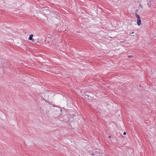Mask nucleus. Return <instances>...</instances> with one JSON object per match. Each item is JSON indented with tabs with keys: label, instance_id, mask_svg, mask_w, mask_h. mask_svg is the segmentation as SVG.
<instances>
[{
	"label": "nucleus",
	"instance_id": "obj_1",
	"mask_svg": "<svg viewBox=\"0 0 156 156\" xmlns=\"http://www.w3.org/2000/svg\"><path fill=\"white\" fill-rule=\"evenodd\" d=\"M33 36V34H31L30 35L29 37V40L32 41V42L34 41V38H32Z\"/></svg>",
	"mask_w": 156,
	"mask_h": 156
},
{
	"label": "nucleus",
	"instance_id": "obj_2",
	"mask_svg": "<svg viewBox=\"0 0 156 156\" xmlns=\"http://www.w3.org/2000/svg\"><path fill=\"white\" fill-rule=\"evenodd\" d=\"M137 23L138 26H140L141 23V20L140 19H138L137 20Z\"/></svg>",
	"mask_w": 156,
	"mask_h": 156
},
{
	"label": "nucleus",
	"instance_id": "obj_3",
	"mask_svg": "<svg viewBox=\"0 0 156 156\" xmlns=\"http://www.w3.org/2000/svg\"><path fill=\"white\" fill-rule=\"evenodd\" d=\"M135 14L137 19L140 18V16L139 15L137 14V13H136Z\"/></svg>",
	"mask_w": 156,
	"mask_h": 156
},
{
	"label": "nucleus",
	"instance_id": "obj_4",
	"mask_svg": "<svg viewBox=\"0 0 156 156\" xmlns=\"http://www.w3.org/2000/svg\"><path fill=\"white\" fill-rule=\"evenodd\" d=\"M147 5H148V6L149 7H150L151 6V5H152L151 2L150 1V2H149L148 3Z\"/></svg>",
	"mask_w": 156,
	"mask_h": 156
},
{
	"label": "nucleus",
	"instance_id": "obj_5",
	"mask_svg": "<svg viewBox=\"0 0 156 156\" xmlns=\"http://www.w3.org/2000/svg\"><path fill=\"white\" fill-rule=\"evenodd\" d=\"M128 57L129 58H131L132 57V56H131V55H128Z\"/></svg>",
	"mask_w": 156,
	"mask_h": 156
},
{
	"label": "nucleus",
	"instance_id": "obj_6",
	"mask_svg": "<svg viewBox=\"0 0 156 156\" xmlns=\"http://www.w3.org/2000/svg\"><path fill=\"white\" fill-rule=\"evenodd\" d=\"M139 6H140V7H141V8H143V6H142V5H141V4H140V5H139Z\"/></svg>",
	"mask_w": 156,
	"mask_h": 156
},
{
	"label": "nucleus",
	"instance_id": "obj_7",
	"mask_svg": "<svg viewBox=\"0 0 156 156\" xmlns=\"http://www.w3.org/2000/svg\"><path fill=\"white\" fill-rule=\"evenodd\" d=\"M126 132H124L123 133V134H124V135H126Z\"/></svg>",
	"mask_w": 156,
	"mask_h": 156
},
{
	"label": "nucleus",
	"instance_id": "obj_8",
	"mask_svg": "<svg viewBox=\"0 0 156 156\" xmlns=\"http://www.w3.org/2000/svg\"><path fill=\"white\" fill-rule=\"evenodd\" d=\"M121 41V42H124V41Z\"/></svg>",
	"mask_w": 156,
	"mask_h": 156
},
{
	"label": "nucleus",
	"instance_id": "obj_9",
	"mask_svg": "<svg viewBox=\"0 0 156 156\" xmlns=\"http://www.w3.org/2000/svg\"><path fill=\"white\" fill-rule=\"evenodd\" d=\"M108 137H109V138H110L111 137V136H108Z\"/></svg>",
	"mask_w": 156,
	"mask_h": 156
},
{
	"label": "nucleus",
	"instance_id": "obj_10",
	"mask_svg": "<svg viewBox=\"0 0 156 156\" xmlns=\"http://www.w3.org/2000/svg\"><path fill=\"white\" fill-rule=\"evenodd\" d=\"M134 33V32H133L132 33V34H133Z\"/></svg>",
	"mask_w": 156,
	"mask_h": 156
}]
</instances>
